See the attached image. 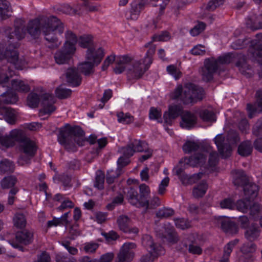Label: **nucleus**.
Listing matches in <instances>:
<instances>
[{
	"label": "nucleus",
	"mask_w": 262,
	"mask_h": 262,
	"mask_svg": "<svg viewBox=\"0 0 262 262\" xmlns=\"http://www.w3.org/2000/svg\"><path fill=\"white\" fill-rule=\"evenodd\" d=\"M64 30L63 23L54 15H40L29 20L27 26V31L32 38H38L42 33L45 39L53 43V47L55 48H57L60 42L58 41L55 31L57 30L61 34Z\"/></svg>",
	"instance_id": "nucleus-1"
},
{
	"label": "nucleus",
	"mask_w": 262,
	"mask_h": 262,
	"mask_svg": "<svg viewBox=\"0 0 262 262\" xmlns=\"http://www.w3.org/2000/svg\"><path fill=\"white\" fill-rule=\"evenodd\" d=\"M155 51V46L150 47L144 58L141 60H135L133 56L128 55L118 57L116 61V66L114 68V72L119 74L126 71L129 78H141L151 64Z\"/></svg>",
	"instance_id": "nucleus-2"
},
{
	"label": "nucleus",
	"mask_w": 262,
	"mask_h": 262,
	"mask_svg": "<svg viewBox=\"0 0 262 262\" xmlns=\"http://www.w3.org/2000/svg\"><path fill=\"white\" fill-rule=\"evenodd\" d=\"M83 135V131L79 127H71L67 124L59 129L58 140L66 150L74 151L76 150V144L84 145L85 140Z\"/></svg>",
	"instance_id": "nucleus-3"
},
{
	"label": "nucleus",
	"mask_w": 262,
	"mask_h": 262,
	"mask_svg": "<svg viewBox=\"0 0 262 262\" xmlns=\"http://www.w3.org/2000/svg\"><path fill=\"white\" fill-rule=\"evenodd\" d=\"M204 91L203 88L192 83H186L183 86L178 85L173 93L171 98L178 99L184 104L194 103L203 99Z\"/></svg>",
	"instance_id": "nucleus-4"
},
{
	"label": "nucleus",
	"mask_w": 262,
	"mask_h": 262,
	"mask_svg": "<svg viewBox=\"0 0 262 262\" xmlns=\"http://www.w3.org/2000/svg\"><path fill=\"white\" fill-rule=\"evenodd\" d=\"M239 141L237 133L233 130L229 131L225 138L222 134L217 135L214 138V142L218 151L223 158L229 157L232 152V146Z\"/></svg>",
	"instance_id": "nucleus-5"
},
{
	"label": "nucleus",
	"mask_w": 262,
	"mask_h": 262,
	"mask_svg": "<svg viewBox=\"0 0 262 262\" xmlns=\"http://www.w3.org/2000/svg\"><path fill=\"white\" fill-rule=\"evenodd\" d=\"M215 59L218 69L221 64H229L232 61H235L236 66L238 68L242 74L247 77H250L252 75L250 67L246 62V57L243 54L228 53Z\"/></svg>",
	"instance_id": "nucleus-6"
},
{
	"label": "nucleus",
	"mask_w": 262,
	"mask_h": 262,
	"mask_svg": "<svg viewBox=\"0 0 262 262\" xmlns=\"http://www.w3.org/2000/svg\"><path fill=\"white\" fill-rule=\"evenodd\" d=\"M140 197H138L137 191L133 188H130L127 192V196L129 202L137 207H145L148 209L149 201L147 196L150 193L149 187L145 184L139 186Z\"/></svg>",
	"instance_id": "nucleus-7"
},
{
	"label": "nucleus",
	"mask_w": 262,
	"mask_h": 262,
	"mask_svg": "<svg viewBox=\"0 0 262 262\" xmlns=\"http://www.w3.org/2000/svg\"><path fill=\"white\" fill-rule=\"evenodd\" d=\"M14 30L11 32V28L8 27L5 31L8 42L13 43V48L19 47L18 41L23 39L26 35L25 21L21 18H17L14 21Z\"/></svg>",
	"instance_id": "nucleus-8"
},
{
	"label": "nucleus",
	"mask_w": 262,
	"mask_h": 262,
	"mask_svg": "<svg viewBox=\"0 0 262 262\" xmlns=\"http://www.w3.org/2000/svg\"><path fill=\"white\" fill-rule=\"evenodd\" d=\"M218 70L215 58L211 57L205 59L204 65L199 70L202 79L206 82H209L213 79L214 74Z\"/></svg>",
	"instance_id": "nucleus-9"
},
{
	"label": "nucleus",
	"mask_w": 262,
	"mask_h": 262,
	"mask_svg": "<svg viewBox=\"0 0 262 262\" xmlns=\"http://www.w3.org/2000/svg\"><path fill=\"white\" fill-rule=\"evenodd\" d=\"M136 248L134 243H126L121 247L118 255V262H130L135 256L133 250Z\"/></svg>",
	"instance_id": "nucleus-10"
},
{
	"label": "nucleus",
	"mask_w": 262,
	"mask_h": 262,
	"mask_svg": "<svg viewBox=\"0 0 262 262\" xmlns=\"http://www.w3.org/2000/svg\"><path fill=\"white\" fill-rule=\"evenodd\" d=\"M104 56V50L102 48L97 49L89 48L86 51L85 58L95 66H97L101 62Z\"/></svg>",
	"instance_id": "nucleus-11"
},
{
	"label": "nucleus",
	"mask_w": 262,
	"mask_h": 262,
	"mask_svg": "<svg viewBox=\"0 0 262 262\" xmlns=\"http://www.w3.org/2000/svg\"><path fill=\"white\" fill-rule=\"evenodd\" d=\"M42 108L40 112L43 114H50L53 112L56 108L53 105L55 103L54 96L49 94L46 93L41 96Z\"/></svg>",
	"instance_id": "nucleus-12"
},
{
	"label": "nucleus",
	"mask_w": 262,
	"mask_h": 262,
	"mask_svg": "<svg viewBox=\"0 0 262 262\" xmlns=\"http://www.w3.org/2000/svg\"><path fill=\"white\" fill-rule=\"evenodd\" d=\"M66 78L67 82L73 86H79L82 79L78 72V69L75 68H70L67 69Z\"/></svg>",
	"instance_id": "nucleus-13"
},
{
	"label": "nucleus",
	"mask_w": 262,
	"mask_h": 262,
	"mask_svg": "<svg viewBox=\"0 0 262 262\" xmlns=\"http://www.w3.org/2000/svg\"><path fill=\"white\" fill-rule=\"evenodd\" d=\"M181 117L182 120L180 122V126L183 128L190 129L194 127L196 123V117L190 112H183Z\"/></svg>",
	"instance_id": "nucleus-14"
},
{
	"label": "nucleus",
	"mask_w": 262,
	"mask_h": 262,
	"mask_svg": "<svg viewBox=\"0 0 262 262\" xmlns=\"http://www.w3.org/2000/svg\"><path fill=\"white\" fill-rule=\"evenodd\" d=\"M162 228L163 230L160 231L159 233L161 238H166L168 242L172 243L178 242V236L169 224H165Z\"/></svg>",
	"instance_id": "nucleus-15"
},
{
	"label": "nucleus",
	"mask_w": 262,
	"mask_h": 262,
	"mask_svg": "<svg viewBox=\"0 0 262 262\" xmlns=\"http://www.w3.org/2000/svg\"><path fill=\"white\" fill-rule=\"evenodd\" d=\"M255 96L256 98V103L257 108L255 105L251 104H247V110L248 112V116L250 118L253 117L254 115L258 112H262V91H257L256 93Z\"/></svg>",
	"instance_id": "nucleus-16"
},
{
	"label": "nucleus",
	"mask_w": 262,
	"mask_h": 262,
	"mask_svg": "<svg viewBox=\"0 0 262 262\" xmlns=\"http://www.w3.org/2000/svg\"><path fill=\"white\" fill-rule=\"evenodd\" d=\"M219 223L221 224L222 229L226 233L233 234H236L238 232V227L236 224L228 218H221Z\"/></svg>",
	"instance_id": "nucleus-17"
},
{
	"label": "nucleus",
	"mask_w": 262,
	"mask_h": 262,
	"mask_svg": "<svg viewBox=\"0 0 262 262\" xmlns=\"http://www.w3.org/2000/svg\"><path fill=\"white\" fill-rule=\"evenodd\" d=\"M206 160V156L203 153H198L191 156L189 158L184 159V164L188 165L190 166L196 167L203 165Z\"/></svg>",
	"instance_id": "nucleus-18"
},
{
	"label": "nucleus",
	"mask_w": 262,
	"mask_h": 262,
	"mask_svg": "<svg viewBox=\"0 0 262 262\" xmlns=\"http://www.w3.org/2000/svg\"><path fill=\"white\" fill-rule=\"evenodd\" d=\"M182 108L179 105H172L169 107L168 112H165L163 118L165 123L171 124L172 120L177 118L180 115H181Z\"/></svg>",
	"instance_id": "nucleus-19"
},
{
	"label": "nucleus",
	"mask_w": 262,
	"mask_h": 262,
	"mask_svg": "<svg viewBox=\"0 0 262 262\" xmlns=\"http://www.w3.org/2000/svg\"><path fill=\"white\" fill-rule=\"evenodd\" d=\"M17 48L13 47V43L8 42V45L4 55L5 58L7 59L9 62L15 66L18 62L19 58Z\"/></svg>",
	"instance_id": "nucleus-20"
},
{
	"label": "nucleus",
	"mask_w": 262,
	"mask_h": 262,
	"mask_svg": "<svg viewBox=\"0 0 262 262\" xmlns=\"http://www.w3.org/2000/svg\"><path fill=\"white\" fill-rule=\"evenodd\" d=\"M16 241L22 244L27 245L31 244L33 239V232L32 230H24L16 232Z\"/></svg>",
	"instance_id": "nucleus-21"
},
{
	"label": "nucleus",
	"mask_w": 262,
	"mask_h": 262,
	"mask_svg": "<svg viewBox=\"0 0 262 262\" xmlns=\"http://www.w3.org/2000/svg\"><path fill=\"white\" fill-rule=\"evenodd\" d=\"M242 187H243L244 195L246 199L253 200L257 196L259 188L255 184L249 183L248 181Z\"/></svg>",
	"instance_id": "nucleus-22"
},
{
	"label": "nucleus",
	"mask_w": 262,
	"mask_h": 262,
	"mask_svg": "<svg viewBox=\"0 0 262 262\" xmlns=\"http://www.w3.org/2000/svg\"><path fill=\"white\" fill-rule=\"evenodd\" d=\"M0 114L3 115L5 120L10 124H14L16 119L15 111L11 107L3 106L0 104Z\"/></svg>",
	"instance_id": "nucleus-23"
},
{
	"label": "nucleus",
	"mask_w": 262,
	"mask_h": 262,
	"mask_svg": "<svg viewBox=\"0 0 262 262\" xmlns=\"http://www.w3.org/2000/svg\"><path fill=\"white\" fill-rule=\"evenodd\" d=\"M20 147L24 153L31 157H33L36 150L35 143L27 137L20 143Z\"/></svg>",
	"instance_id": "nucleus-24"
},
{
	"label": "nucleus",
	"mask_w": 262,
	"mask_h": 262,
	"mask_svg": "<svg viewBox=\"0 0 262 262\" xmlns=\"http://www.w3.org/2000/svg\"><path fill=\"white\" fill-rule=\"evenodd\" d=\"M148 253L143 255L140 258L141 262H152L159 255L163 254V249L162 247H158L157 249H152L147 250Z\"/></svg>",
	"instance_id": "nucleus-25"
},
{
	"label": "nucleus",
	"mask_w": 262,
	"mask_h": 262,
	"mask_svg": "<svg viewBox=\"0 0 262 262\" xmlns=\"http://www.w3.org/2000/svg\"><path fill=\"white\" fill-rule=\"evenodd\" d=\"M249 51L260 65V70L258 73L259 76L262 78V44L256 45L250 48Z\"/></svg>",
	"instance_id": "nucleus-26"
},
{
	"label": "nucleus",
	"mask_w": 262,
	"mask_h": 262,
	"mask_svg": "<svg viewBox=\"0 0 262 262\" xmlns=\"http://www.w3.org/2000/svg\"><path fill=\"white\" fill-rule=\"evenodd\" d=\"M233 184L237 187H243L248 181V178L243 170H234L232 172Z\"/></svg>",
	"instance_id": "nucleus-27"
},
{
	"label": "nucleus",
	"mask_w": 262,
	"mask_h": 262,
	"mask_svg": "<svg viewBox=\"0 0 262 262\" xmlns=\"http://www.w3.org/2000/svg\"><path fill=\"white\" fill-rule=\"evenodd\" d=\"M239 241L235 239L229 242L224 248L223 255L219 262H229V257L234 247L238 244Z\"/></svg>",
	"instance_id": "nucleus-28"
},
{
	"label": "nucleus",
	"mask_w": 262,
	"mask_h": 262,
	"mask_svg": "<svg viewBox=\"0 0 262 262\" xmlns=\"http://www.w3.org/2000/svg\"><path fill=\"white\" fill-rule=\"evenodd\" d=\"M14 226L17 229H23L27 225V219L25 214L21 212H16L13 217Z\"/></svg>",
	"instance_id": "nucleus-29"
},
{
	"label": "nucleus",
	"mask_w": 262,
	"mask_h": 262,
	"mask_svg": "<svg viewBox=\"0 0 262 262\" xmlns=\"http://www.w3.org/2000/svg\"><path fill=\"white\" fill-rule=\"evenodd\" d=\"M260 230L254 224H252L245 231V236L250 241L257 239L260 235Z\"/></svg>",
	"instance_id": "nucleus-30"
},
{
	"label": "nucleus",
	"mask_w": 262,
	"mask_h": 262,
	"mask_svg": "<svg viewBox=\"0 0 262 262\" xmlns=\"http://www.w3.org/2000/svg\"><path fill=\"white\" fill-rule=\"evenodd\" d=\"M12 8L10 3L7 0H0V17L4 19L11 16Z\"/></svg>",
	"instance_id": "nucleus-31"
},
{
	"label": "nucleus",
	"mask_w": 262,
	"mask_h": 262,
	"mask_svg": "<svg viewBox=\"0 0 262 262\" xmlns=\"http://www.w3.org/2000/svg\"><path fill=\"white\" fill-rule=\"evenodd\" d=\"M55 62L58 64H66L69 62L72 57L61 49L57 50L54 54Z\"/></svg>",
	"instance_id": "nucleus-32"
},
{
	"label": "nucleus",
	"mask_w": 262,
	"mask_h": 262,
	"mask_svg": "<svg viewBox=\"0 0 262 262\" xmlns=\"http://www.w3.org/2000/svg\"><path fill=\"white\" fill-rule=\"evenodd\" d=\"M14 164L12 161L4 159L0 162V174L10 173L14 171Z\"/></svg>",
	"instance_id": "nucleus-33"
},
{
	"label": "nucleus",
	"mask_w": 262,
	"mask_h": 262,
	"mask_svg": "<svg viewBox=\"0 0 262 262\" xmlns=\"http://www.w3.org/2000/svg\"><path fill=\"white\" fill-rule=\"evenodd\" d=\"M208 189V185L205 181H202L195 187L192 191V194L194 198H199L203 197Z\"/></svg>",
	"instance_id": "nucleus-34"
},
{
	"label": "nucleus",
	"mask_w": 262,
	"mask_h": 262,
	"mask_svg": "<svg viewBox=\"0 0 262 262\" xmlns=\"http://www.w3.org/2000/svg\"><path fill=\"white\" fill-rule=\"evenodd\" d=\"M11 88L15 91L24 93H27L30 90L28 84H25L24 81L19 79L12 80Z\"/></svg>",
	"instance_id": "nucleus-35"
},
{
	"label": "nucleus",
	"mask_w": 262,
	"mask_h": 262,
	"mask_svg": "<svg viewBox=\"0 0 262 262\" xmlns=\"http://www.w3.org/2000/svg\"><path fill=\"white\" fill-rule=\"evenodd\" d=\"M203 173L202 172H199L197 174H194L192 176H188L186 174H183L179 178L181 180L182 183L184 185L192 184L195 183L197 181L200 179Z\"/></svg>",
	"instance_id": "nucleus-36"
},
{
	"label": "nucleus",
	"mask_w": 262,
	"mask_h": 262,
	"mask_svg": "<svg viewBox=\"0 0 262 262\" xmlns=\"http://www.w3.org/2000/svg\"><path fill=\"white\" fill-rule=\"evenodd\" d=\"M201 148L204 150V147L199 142L194 141H187L183 146L184 151L187 154L195 151Z\"/></svg>",
	"instance_id": "nucleus-37"
},
{
	"label": "nucleus",
	"mask_w": 262,
	"mask_h": 262,
	"mask_svg": "<svg viewBox=\"0 0 262 262\" xmlns=\"http://www.w3.org/2000/svg\"><path fill=\"white\" fill-rule=\"evenodd\" d=\"M252 150V146L249 141H246L241 143L238 147V153L242 156L246 157L251 154Z\"/></svg>",
	"instance_id": "nucleus-38"
},
{
	"label": "nucleus",
	"mask_w": 262,
	"mask_h": 262,
	"mask_svg": "<svg viewBox=\"0 0 262 262\" xmlns=\"http://www.w3.org/2000/svg\"><path fill=\"white\" fill-rule=\"evenodd\" d=\"M130 219L126 215H120L117 220L119 229L123 232L128 231V227L130 223Z\"/></svg>",
	"instance_id": "nucleus-39"
},
{
	"label": "nucleus",
	"mask_w": 262,
	"mask_h": 262,
	"mask_svg": "<svg viewBox=\"0 0 262 262\" xmlns=\"http://www.w3.org/2000/svg\"><path fill=\"white\" fill-rule=\"evenodd\" d=\"M95 66L86 60L79 64L78 69L85 76H89L94 72Z\"/></svg>",
	"instance_id": "nucleus-40"
},
{
	"label": "nucleus",
	"mask_w": 262,
	"mask_h": 262,
	"mask_svg": "<svg viewBox=\"0 0 262 262\" xmlns=\"http://www.w3.org/2000/svg\"><path fill=\"white\" fill-rule=\"evenodd\" d=\"M142 244L147 250L157 249L158 247H162L154 242L152 237L148 234L144 235L142 238Z\"/></svg>",
	"instance_id": "nucleus-41"
},
{
	"label": "nucleus",
	"mask_w": 262,
	"mask_h": 262,
	"mask_svg": "<svg viewBox=\"0 0 262 262\" xmlns=\"http://www.w3.org/2000/svg\"><path fill=\"white\" fill-rule=\"evenodd\" d=\"M1 102L5 104L15 103L18 98L16 95L12 92H7L1 95Z\"/></svg>",
	"instance_id": "nucleus-42"
},
{
	"label": "nucleus",
	"mask_w": 262,
	"mask_h": 262,
	"mask_svg": "<svg viewBox=\"0 0 262 262\" xmlns=\"http://www.w3.org/2000/svg\"><path fill=\"white\" fill-rule=\"evenodd\" d=\"M17 181V179L14 176L5 177L1 181V186L3 189L11 188L15 185Z\"/></svg>",
	"instance_id": "nucleus-43"
},
{
	"label": "nucleus",
	"mask_w": 262,
	"mask_h": 262,
	"mask_svg": "<svg viewBox=\"0 0 262 262\" xmlns=\"http://www.w3.org/2000/svg\"><path fill=\"white\" fill-rule=\"evenodd\" d=\"M250 200L249 199H246V197H245L244 199L238 200L236 204L237 209L243 213L248 212L251 204Z\"/></svg>",
	"instance_id": "nucleus-44"
},
{
	"label": "nucleus",
	"mask_w": 262,
	"mask_h": 262,
	"mask_svg": "<svg viewBox=\"0 0 262 262\" xmlns=\"http://www.w3.org/2000/svg\"><path fill=\"white\" fill-rule=\"evenodd\" d=\"M78 42L79 46L83 48H92L93 38L91 35H83L79 38Z\"/></svg>",
	"instance_id": "nucleus-45"
},
{
	"label": "nucleus",
	"mask_w": 262,
	"mask_h": 262,
	"mask_svg": "<svg viewBox=\"0 0 262 262\" xmlns=\"http://www.w3.org/2000/svg\"><path fill=\"white\" fill-rule=\"evenodd\" d=\"M104 179L105 175L104 172L100 170L97 171L94 186L99 190L103 189L104 188Z\"/></svg>",
	"instance_id": "nucleus-46"
},
{
	"label": "nucleus",
	"mask_w": 262,
	"mask_h": 262,
	"mask_svg": "<svg viewBox=\"0 0 262 262\" xmlns=\"http://www.w3.org/2000/svg\"><path fill=\"white\" fill-rule=\"evenodd\" d=\"M9 135L14 141V143L17 141L21 143L27 138L21 130L16 129L12 130Z\"/></svg>",
	"instance_id": "nucleus-47"
},
{
	"label": "nucleus",
	"mask_w": 262,
	"mask_h": 262,
	"mask_svg": "<svg viewBox=\"0 0 262 262\" xmlns=\"http://www.w3.org/2000/svg\"><path fill=\"white\" fill-rule=\"evenodd\" d=\"M118 121L121 123L128 124L132 123L134 120V116L129 113H124L122 112H119L117 115Z\"/></svg>",
	"instance_id": "nucleus-48"
},
{
	"label": "nucleus",
	"mask_w": 262,
	"mask_h": 262,
	"mask_svg": "<svg viewBox=\"0 0 262 262\" xmlns=\"http://www.w3.org/2000/svg\"><path fill=\"white\" fill-rule=\"evenodd\" d=\"M256 246L253 243H246L244 244L241 248V252L245 255H249L256 251Z\"/></svg>",
	"instance_id": "nucleus-49"
},
{
	"label": "nucleus",
	"mask_w": 262,
	"mask_h": 262,
	"mask_svg": "<svg viewBox=\"0 0 262 262\" xmlns=\"http://www.w3.org/2000/svg\"><path fill=\"white\" fill-rule=\"evenodd\" d=\"M40 99L38 96L35 93H30L27 97V104L29 106L35 108L38 106Z\"/></svg>",
	"instance_id": "nucleus-50"
},
{
	"label": "nucleus",
	"mask_w": 262,
	"mask_h": 262,
	"mask_svg": "<svg viewBox=\"0 0 262 262\" xmlns=\"http://www.w3.org/2000/svg\"><path fill=\"white\" fill-rule=\"evenodd\" d=\"M135 152H143L149 149L147 143L143 141L135 140L133 142Z\"/></svg>",
	"instance_id": "nucleus-51"
},
{
	"label": "nucleus",
	"mask_w": 262,
	"mask_h": 262,
	"mask_svg": "<svg viewBox=\"0 0 262 262\" xmlns=\"http://www.w3.org/2000/svg\"><path fill=\"white\" fill-rule=\"evenodd\" d=\"M174 212L172 209L164 207L158 210L156 216L160 219L166 218L173 215Z\"/></svg>",
	"instance_id": "nucleus-52"
},
{
	"label": "nucleus",
	"mask_w": 262,
	"mask_h": 262,
	"mask_svg": "<svg viewBox=\"0 0 262 262\" xmlns=\"http://www.w3.org/2000/svg\"><path fill=\"white\" fill-rule=\"evenodd\" d=\"M200 117L206 121H215V114L212 111L207 110H204L200 112Z\"/></svg>",
	"instance_id": "nucleus-53"
},
{
	"label": "nucleus",
	"mask_w": 262,
	"mask_h": 262,
	"mask_svg": "<svg viewBox=\"0 0 262 262\" xmlns=\"http://www.w3.org/2000/svg\"><path fill=\"white\" fill-rule=\"evenodd\" d=\"M65 42L71 44L76 45L78 42V39L76 34L72 31L68 30L66 31L65 34Z\"/></svg>",
	"instance_id": "nucleus-54"
},
{
	"label": "nucleus",
	"mask_w": 262,
	"mask_h": 262,
	"mask_svg": "<svg viewBox=\"0 0 262 262\" xmlns=\"http://www.w3.org/2000/svg\"><path fill=\"white\" fill-rule=\"evenodd\" d=\"M120 152L122 153L124 156L129 158L133 156L135 152V148L133 143H130L126 146L122 147L120 149Z\"/></svg>",
	"instance_id": "nucleus-55"
},
{
	"label": "nucleus",
	"mask_w": 262,
	"mask_h": 262,
	"mask_svg": "<svg viewBox=\"0 0 262 262\" xmlns=\"http://www.w3.org/2000/svg\"><path fill=\"white\" fill-rule=\"evenodd\" d=\"M121 173L122 170L120 169H117L116 173L113 170L108 171L106 174V182L109 184L113 183L115 179L119 177Z\"/></svg>",
	"instance_id": "nucleus-56"
},
{
	"label": "nucleus",
	"mask_w": 262,
	"mask_h": 262,
	"mask_svg": "<svg viewBox=\"0 0 262 262\" xmlns=\"http://www.w3.org/2000/svg\"><path fill=\"white\" fill-rule=\"evenodd\" d=\"M170 38L169 33L167 31L162 32L159 34H155L152 37L154 41H167Z\"/></svg>",
	"instance_id": "nucleus-57"
},
{
	"label": "nucleus",
	"mask_w": 262,
	"mask_h": 262,
	"mask_svg": "<svg viewBox=\"0 0 262 262\" xmlns=\"http://www.w3.org/2000/svg\"><path fill=\"white\" fill-rule=\"evenodd\" d=\"M72 91L70 89H63L59 87L56 90V95L57 97L60 99L67 98L70 96Z\"/></svg>",
	"instance_id": "nucleus-58"
},
{
	"label": "nucleus",
	"mask_w": 262,
	"mask_h": 262,
	"mask_svg": "<svg viewBox=\"0 0 262 262\" xmlns=\"http://www.w3.org/2000/svg\"><path fill=\"white\" fill-rule=\"evenodd\" d=\"M61 50L72 57L76 50V45L64 42Z\"/></svg>",
	"instance_id": "nucleus-59"
},
{
	"label": "nucleus",
	"mask_w": 262,
	"mask_h": 262,
	"mask_svg": "<svg viewBox=\"0 0 262 262\" xmlns=\"http://www.w3.org/2000/svg\"><path fill=\"white\" fill-rule=\"evenodd\" d=\"M174 223L177 228L183 230L189 228L190 227L189 222L183 218L174 219Z\"/></svg>",
	"instance_id": "nucleus-60"
},
{
	"label": "nucleus",
	"mask_w": 262,
	"mask_h": 262,
	"mask_svg": "<svg viewBox=\"0 0 262 262\" xmlns=\"http://www.w3.org/2000/svg\"><path fill=\"white\" fill-rule=\"evenodd\" d=\"M162 113L160 111L155 107L150 109L149 117L150 119L157 120L159 122H162Z\"/></svg>",
	"instance_id": "nucleus-61"
},
{
	"label": "nucleus",
	"mask_w": 262,
	"mask_h": 262,
	"mask_svg": "<svg viewBox=\"0 0 262 262\" xmlns=\"http://www.w3.org/2000/svg\"><path fill=\"white\" fill-rule=\"evenodd\" d=\"M166 70L168 73L173 76L176 79H179L182 75V73L179 69L174 65L167 66Z\"/></svg>",
	"instance_id": "nucleus-62"
},
{
	"label": "nucleus",
	"mask_w": 262,
	"mask_h": 262,
	"mask_svg": "<svg viewBox=\"0 0 262 262\" xmlns=\"http://www.w3.org/2000/svg\"><path fill=\"white\" fill-rule=\"evenodd\" d=\"M60 11L64 14L69 15H76L79 14V12L76 9H74L67 4L62 6L60 8Z\"/></svg>",
	"instance_id": "nucleus-63"
},
{
	"label": "nucleus",
	"mask_w": 262,
	"mask_h": 262,
	"mask_svg": "<svg viewBox=\"0 0 262 262\" xmlns=\"http://www.w3.org/2000/svg\"><path fill=\"white\" fill-rule=\"evenodd\" d=\"M206 25L202 22H199L190 31L191 35L195 36L201 33L205 28Z\"/></svg>",
	"instance_id": "nucleus-64"
}]
</instances>
